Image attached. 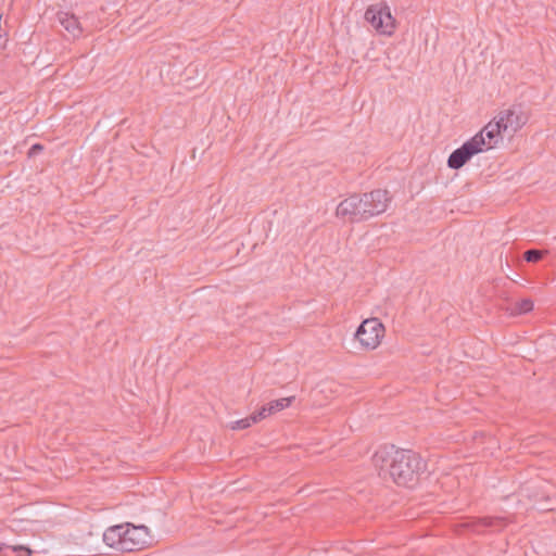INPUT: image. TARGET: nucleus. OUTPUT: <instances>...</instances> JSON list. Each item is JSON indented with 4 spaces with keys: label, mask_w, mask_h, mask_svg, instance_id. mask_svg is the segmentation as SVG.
Returning a JSON list of instances; mask_svg holds the SVG:
<instances>
[{
    "label": "nucleus",
    "mask_w": 556,
    "mask_h": 556,
    "mask_svg": "<svg viewBox=\"0 0 556 556\" xmlns=\"http://www.w3.org/2000/svg\"><path fill=\"white\" fill-rule=\"evenodd\" d=\"M260 419L256 418V413L247 417V418H243V419H239V420H236V421H232L230 422L229 427L232 429V430H241V429H247L249 428L252 424H255V422H258Z\"/></svg>",
    "instance_id": "ddd939ff"
},
{
    "label": "nucleus",
    "mask_w": 556,
    "mask_h": 556,
    "mask_svg": "<svg viewBox=\"0 0 556 556\" xmlns=\"http://www.w3.org/2000/svg\"><path fill=\"white\" fill-rule=\"evenodd\" d=\"M293 396H290V397H282V399H278V400H275V401H271L270 403H268L267 405H264L257 413H256V418H258L260 420L273 415V414H276L285 408H287L288 406H290V404L292 403L293 401Z\"/></svg>",
    "instance_id": "9b49d317"
},
{
    "label": "nucleus",
    "mask_w": 556,
    "mask_h": 556,
    "mask_svg": "<svg viewBox=\"0 0 556 556\" xmlns=\"http://www.w3.org/2000/svg\"><path fill=\"white\" fill-rule=\"evenodd\" d=\"M365 20L382 35H392L395 29L390 8L382 3L370 5L365 12Z\"/></svg>",
    "instance_id": "f03ea898"
},
{
    "label": "nucleus",
    "mask_w": 556,
    "mask_h": 556,
    "mask_svg": "<svg viewBox=\"0 0 556 556\" xmlns=\"http://www.w3.org/2000/svg\"><path fill=\"white\" fill-rule=\"evenodd\" d=\"M125 544L122 546L123 552H131L140 549L149 543L150 531L146 526H134L131 523L124 525Z\"/></svg>",
    "instance_id": "0eeeda50"
},
{
    "label": "nucleus",
    "mask_w": 556,
    "mask_h": 556,
    "mask_svg": "<svg viewBox=\"0 0 556 556\" xmlns=\"http://www.w3.org/2000/svg\"><path fill=\"white\" fill-rule=\"evenodd\" d=\"M506 135L504 130H502V127L500 124L496 123V119L493 118L491 122H489L483 129L478 132L476 136H481V138L484 141L483 151L489 150L497 146L502 140L503 137Z\"/></svg>",
    "instance_id": "1a4fd4ad"
},
{
    "label": "nucleus",
    "mask_w": 556,
    "mask_h": 556,
    "mask_svg": "<svg viewBox=\"0 0 556 556\" xmlns=\"http://www.w3.org/2000/svg\"><path fill=\"white\" fill-rule=\"evenodd\" d=\"M124 525H117L110 527L103 533V542L115 551L123 552L122 546L125 544L124 536Z\"/></svg>",
    "instance_id": "9d476101"
},
{
    "label": "nucleus",
    "mask_w": 556,
    "mask_h": 556,
    "mask_svg": "<svg viewBox=\"0 0 556 556\" xmlns=\"http://www.w3.org/2000/svg\"><path fill=\"white\" fill-rule=\"evenodd\" d=\"M358 201L363 218L368 219L387 211L390 197L387 190L377 189L358 195Z\"/></svg>",
    "instance_id": "7ed1b4c3"
},
{
    "label": "nucleus",
    "mask_w": 556,
    "mask_h": 556,
    "mask_svg": "<svg viewBox=\"0 0 556 556\" xmlns=\"http://www.w3.org/2000/svg\"><path fill=\"white\" fill-rule=\"evenodd\" d=\"M543 256V251H540V250H528L525 252V260L527 262H538L542 258Z\"/></svg>",
    "instance_id": "dca6fc26"
},
{
    "label": "nucleus",
    "mask_w": 556,
    "mask_h": 556,
    "mask_svg": "<svg viewBox=\"0 0 556 556\" xmlns=\"http://www.w3.org/2000/svg\"><path fill=\"white\" fill-rule=\"evenodd\" d=\"M494 118L507 136H513L527 124L529 116L521 105H514L500 111Z\"/></svg>",
    "instance_id": "20e7f679"
},
{
    "label": "nucleus",
    "mask_w": 556,
    "mask_h": 556,
    "mask_svg": "<svg viewBox=\"0 0 556 556\" xmlns=\"http://www.w3.org/2000/svg\"><path fill=\"white\" fill-rule=\"evenodd\" d=\"M13 551H14V552L24 551L27 555H30V554H31V551H30L28 547L23 546V545H16V546H13Z\"/></svg>",
    "instance_id": "f3484780"
},
{
    "label": "nucleus",
    "mask_w": 556,
    "mask_h": 556,
    "mask_svg": "<svg viewBox=\"0 0 556 556\" xmlns=\"http://www.w3.org/2000/svg\"><path fill=\"white\" fill-rule=\"evenodd\" d=\"M361 202L358 201V195L353 194L339 203L337 206V216L341 218H346L351 222H361L365 220L363 218V213L359 208Z\"/></svg>",
    "instance_id": "6e6552de"
},
{
    "label": "nucleus",
    "mask_w": 556,
    "mask_h": 556,
    "mask_svg": "<svg viewBox=\"0 0 556 556\" xmlns=\"http://www.w3.org/2000/svg\"><path fill=\"white\" fill-rule=\"evenodd\" d=\"M383 333V325L377 318H369L361 324L355 337L364 348L374 350L380 344Z\"/></svg>",
    "instance_id": "423d86ee"
},
{
    "label": "nucleus",
    "mask_w": 556,
    "mask_h": 556,
    "mask_svg": "<svg viewBox=\"0 0 556 556\" xmlns=\"http://www.w3.org/2000/svg\"><path fill=\"white\" fill-rule=\"evenodd\" d=\"M501 522V519H497V518H490V517H485L483 519H481L477 525H476V528H475V531L479 532V528L480 527H484V528H493L495 527L497 523Z\"/></svg>",
    "instance_id": "4468645a"
},
{
    "label": "nucleus",
    "mask_w": 556,
    "mask_h": 556,
    "mask_svg": "<svg viewBox=\"0 0 556 556\" xmlns=\"http://www.w3.org/2000/svg\"><path fill=\"white\" fill-rule=\"evenodd\" d=\"M374 467L382 478L389 477L399 485L412 486L422 469L419 455L410 450L383 446L372 456Z\"/></svg>",
    "instance_id": "f257e3e1"
},
{
    "label": "nucleus",
    "mask_w": 556,
    "mask_h": 556,
    "mask_svg": "<svg viewBox=\"0 0 556 556\" xmlns=\"http://www.w3.org/2000/svg\"><path fill=\"white\" fill-rule=\"evenodd\" d=\"M532 307H533L532 301L529 299H525L516 304L515 312L517 314H525V313L530 312L532 309Z\"/></svg>",
    "instance_id": "2eb2a0df"
},
{
    "label": "nucleus",
    "mask_w": 556,
    "mask_h": 556,
    "mask_svg": "<svg viewBox=\"0 0 556 556\" xmlns=\"http://www.w3.org/2000/svg\"><path fill=\"white\" fill-rule=\"evenodd\" d=\"M58 20L64 29L72 34L74 37L80 34L81 28L75 15L67 12H61L58 15Z\"/></svg>",
    "instance_id": "f8f14e48"
},
{
    "label": "nucleus",
    "mask_w": 556,
    "mask_h": 556,
    "mask_svg": "<svg viewBox=\"0 0 556 556\" xmlns=\"http://www.w3.org/2000/svg\"><path fill=\"white\" fill-rule=\"evenodd\" d=\"M42 147L40 144H34L29 150V155H35L37 152L41 151Z\"/></svg>",
    "instance_id": "a211bd4d"
},
{
    "label": "nucleus",
    "mask_w": 556,
    "mask_h": 556,
    "mask_svg": "<svg viewBox=\"0 0 556 556\" xmlns=\"http://www.w3.org/2000/svg\"><path fill=\"white\" fill-rule=\"evenodd\" d=\"M483 146L484 141L481 136H473L451 153L447 160L448 167L453 169L463 167L473 155L483 151Z\"/></svg>",
    "instance_id": "39448f33"
}]
</instances>
